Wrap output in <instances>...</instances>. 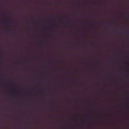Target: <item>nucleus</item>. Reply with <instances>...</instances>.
Listing matches in <instances>:
<instances>
[{
  "label": "nucleus",
  "mask_w": 129,
  "mask_h": 129,
  "mask_svg": "<svg viewBox=\"0 0 129 129\" xmlns=\"http://www.w3.org/2000/svg\"><path fill=\"white\" fill-rule=\"evenodd\" d=\"M72 81H74L73 80H72Z\"/></svg>",
  "instance_id": "nucleus-1"
},
{
  "label": "nucleus",
  "mask_w": 129,
  "mask_h": 129,
  "mask_svg": "<svg viewBox=\"0 0 129 129\" xmlns=\"http://www.w3.org/2000/svg\"><path fill=\"white\" fill-rule=\"evenodd\" d=\"M127 33H128V32H127Z\"/></svg>",
  "instance_id": "nucleus-2"
}]
</instances>
